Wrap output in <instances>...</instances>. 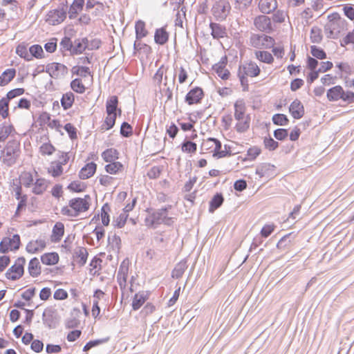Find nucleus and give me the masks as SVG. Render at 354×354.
Returning a JSON list of instances; mask_svg holds the SVG:
<instances>
[{
    "instance_id": "f257e3e1",
    "label": "nucleus",
    "mask_w": 354,
    "mask_h": 354,
    "mask_svg": "<svg viewBox=\"0 0 354 354\" xmlns=\"http://www.w3.org/2000/svg\"><path fill=\"white\" fill-rule=\"evenodd\" d=\"M233 116L234 119V130L239 133L247 132L251 125L252 118L248 113L247 106L243 99L236 100L233 105Z\"/></svg>"
},
{
    "instance_id": "f03ea898",
    "label": "nucleus",
    "mask_w": 354,
    "mask_h": 354,
    "mask_svg": "<svg viewBox=\"0 0 354 354\" xmlns=\"http://www.w3.org/2000/svg\"><path fill=\"white\" fill-rule=\"evenodd\" d=\"M348 22L338 12L328 15L327 22L324 26V32L328 38H336L339 34L347 30Z\"/></svg>"
},
{
    "instance_id": "7ed1b4c3",
    "label": "nucleus",
    "mask_w": 354,
    "mask_h": 354,
    "mask_svg": "<svg viewBox=\"0 0 354 354\" xmlns=\"http://www.w3.org/2000/svg\"><path fill=\"white\" fill-rule=\"evenodd\" d=\"M91 205V197L85 195L84 197L75 198L69 201L68 205L62 209V214L70 217H75L86 212Z\"/></svg>"
},
{
    "instance_id": "20e7f679",
    "label": "nucleus",
    "mask_w": 354,
    "mask_h": 354,
    "mask_svg": "<svg viewBox=\"0 0 354 354\" xmlns=\"http://www.w3.org/2000/svg\"><path fill=\"white\" fill-rule=\"evenodd\" d=\"M167 67L165 65H161L152 78L153 86L158 88L162 95L167 97V100H169L172 98V91L167 86Z\"/></svg>"
},
{
    "instance_id": "39448f33",
    "label": "nucleus",
    "mask_w": 354,
    "mask_h": 354,
    "mask_svg": "<svg viewBox=\"0 0 354 354\" xmlns=\"http://www.w3.org/2000/svg\"><path fill=\"white\" fill-rule=\"evenodd\" d=\"M221 148V141L214 138L204 139L201 145V153H210L216 159L230 156V153L222 150Z\"/></svg>"
},
{
    "instance_id": "423d86ee",
    "label": "nucleus",
    "mask_w": 354,
    "mask_h": 354,
    "mask_svg": "<svg viewBox=\"0 0 354 354\" xmlns=\"http://www.w3.org/2000/svg\"><path fill=\"white\" fill-rule=\"evenodd\" d=\"M327 99L330 102L342 100L347 104L354 103V92L344 91L342 86H335L327 91Z\"/></svg>"
},
{
    "instance_id": "0eeeda50",
    "label": "nucleus",
    "mask_w": 354,
    "mask_h": 354,
    "mask_svg": "<svg viewBox=\"0 0 354 354\" xmlns=\"http://www.w3.org/2000/svg\"><path fill=\"white\" fill-rule=\"evenodd\" d=\"M118 104V100L115 95L111 96L107 100L106 103V117L102 126L103 129L109 130L115 125L117 117L116 110Z\"/></svg>"
},
{
    "instance_id": "6e6552de",
    "label": "nucleus",
    "mask_w": 354,
    "mask_h": 354,
    "mask_svg": "<svg viewBox=\"0 0 354 354\" xmlns=\"http://www.w3.org/2000/svg\"><path fill=\"white\" fill-rule=\"evenodd\" d=\"M261 72L259 66L254 62H247L239 66L238 70V76L242 85L248 88L247 77H257Z\"/></svg>"
},
{
    "instance_id": "1a4fd4ad",
    "label": "nucleus",
    "mask_w": 354,
    "mask_h": 354,
    "mask_svg": "<svg viewBox=\"0 0 354 354\" xmlns=\"http://www.w3.org/2000/svg\"><path fill=\"white\" fill-rule=\"evenodd\" d=\"M26 259L23 257L17 258L14 264L8 268L5 276L8 280L16 281L19 279L24 273Z\"/></svg>"
},
{
    "instance_id": "9d476101",
    "label": "nucleus",
    "mask_w": 354,
    "mask_h": 354,
    "mask_svg": "<svg viewBox=\"0 0 354 354\" xmlns=\"http://www.w3.org/2000/svg\"><path fill=\"white\" fill-rule=\"evenodd\" d=\"M250 45L257 49H267L272 48L275 40L266 35H254L250 37Z\"/></svg>"
},
{
    "instance_id": "9b49d317",
    "label": "nucleus",
    "mask_w": 354,
    "mask_h": 354,
    "mask_svg": "<svg viewBox=\"0 0 354 354\" xmlns=\"http://www.w3.org/2000/svg\"><path fill=\"white\" fill-rule=\"evenodd\" d=\"M21 245L20 236L15 234L12 237H4L0 242V252L6 253L8 251L17 250Z\"/></svg>"
},
{
    "instance_id": "f8f14e48",
    "label": "nucleus",
    "mask_w": 354,
    "mask_h": 354,
    "mask_svg": "<svg viewBox=\"0 0 354 354\" xmlns=\"http://www.w3.org/2000/svg\"><path fill=\"white\" fill-rule=\"evenodd\" d=\"M66 17V8L54 9L50 10L47 15L46 21L50 25L55 26L62 23Z\"/></svg>"
},
{
    "instance_id": "ddd939ff",
    "label": "nucleus",
    "mask_w": 354,
    "mask_h": 354,
    "mask_svg": "<svg viewBox=\"0 0 354 354\" xmlns=\"http://www.w3.org/2000/svg\"><path fill=\"white\" fill-rule=\"evenodd\" d=\"M256 28L261 32H270L273 30L271 19L266 15H259L254 20Z\"/></svg>"
},
{
    "instance_id": "4468645a",
    "label": "nucleus",
    "mask_w": 354,
    "mask_h": 354,
    "mask_svg": "<svg viewBox=\"0 0 354 354\" xmlns=\"http://www.w3.org/2000/svg\"><path fill=\"white\" fill-rule=\"evenodd\" d=\"M230 4L225 1H219L212 8V13L217 19H224L230 11Z\"/></svg>"
},
{
    "instance_id": "2eb2a0df",
    "label": "nucleus",
    "mask_w": 354,
    "mask_h": 354,
    "mask_svg": "<svg viewBox=\"0 0 354 354\" xmlns=\"http://www.w3.org/2000/svg\"><path fill=\"white\" fill-rule=\"evenodd\" d=\"M204 97L203 90L198 87H194L192 88L185 96V102L189 105H193L196 104H198L201 102L202 99Z\"/></svg>"
},
{
    "instance_id": "dca6fc26",
    "label": "nucleus",
    "mask_w": 354,
    "mask_h": 354,
    "mask_svg": "<svg viewBox=\"0 0 354 354\" xmlns=\"http://www.w3.org/2000/svg\"><path fill=\"white\" fill-rule=\"evenodd\" d=\"M71 73L73 75L84 79V82L88 80V84L92 85L93 77L88 67L81 65L75 66L72 68Z\"/></svg>"
},
{
    "instance_id": "f3484780",
    "label": "nucleus",
    "mask_w": 354,
    "mask_h": 354,
    "mask_svg": "<svg viewBox=\"0 0 354 354\" xmlns=\"http://www.w3.org/2000/svg\"><path fill=\"white\" fill-rule=\"evenodd\" d=\"M46 72L54 78H57L67 73V67L60 63L53 62L46 66Z\"/></svg>"
},
{
    "instance_id": "a211bd4d",
    "label": "nucleus",
    "mask_w": 354,
    "mask_h": 354,
    "mask_svg": "<svg viewBox=\"0 0 354 354\" xmlns=\"http://www.w3.org/2000/svg\"><path fill=\"white\" fill-rule=\"evenodd\" d=\"M227 63V58L226 56H224L212 67L213 70L218 75V76L223 80H227L230 75V71L226 68Z\"/></svg>"
},
{
    "instance_id": "6ab92c4d",
    "label": "nucleus",
    "mask_w": 354,
    "mask_h": 354,
    "mask_svg": "<svg viewBox=\"0 0 354 354\" xmlns=\"http://www.w3.org/2000/svg\"><path fill=\"white\" fill-rule=\"evenodd\" d=\"M97 165L95 162H88L84 165L83 167L80 170L78 176L81 180H86L96 173Z\"/></svg>"
},
{
    "instance_id": "aec40b11",
    "label": "nucleus",
    "mask_w": 354,
    "mask_h": 354,
    "mask_svg": "<svg viewBox=\"0 0 354 354\" xmlns=\"http://www.w3.org/2000/svg\"><path fill=\"white\" fill-rule=\"evenodd\" d=\"M104 170L108 174L117 176L124 172L125 166L122 162L114 160L113 162H107L104 166Z\"/></svg>"
},
{
    "instance_id": "412c9836",
    "label": "nucleus",
    "mask_w": 354,
    "mask_h": 354,
    "mask_svg": "<svg viewBox=\"0 0 354 354\" xmlns=\"http://www.w3.org/2000/svg\"><path fill=\"white\" fill-rule=\"evenodd\" d=\"M46 247V242L43 239L31 240L26 245V250L28 253L36 254L43 251Z\"/></svg>"
},
{
    "instance_id": "4be33fe9",
    "label": "nucleus",
    "mask_w": 354,
    "mask_h": 354,
    "mask_svg": "<svg viewBox=\"0 0 354 354\" xmlns=\"http://www.w3.org/2000/svg\"><path fill=\"white\" fill-rule=\"evenodd\" d=\"M275 167L270 163H263L257 167L256 174L259 178H272L274 176Z\"/></svg>"
},
{
    "instance_id": "5701e85b",
    "label": "nucleus",
    "mask_w": 354,
    "mask_h": 354,
    "mask_svg": "<svg viewBox=\"0 0 354 354\" xmlns=\"http://www.w3.org/2000/svg\"><path fill=\"white\" fill-rule=\"evenodd\" d=\"M289 112L293 118L299 120L301 118L305 113L304 106L298 99H295L289 106Z\"/></svg>"
},
{
    "instance_id": "b1692460",
    "label": "nucleus",
    "mask_w": 354,
    "mask_h": 354,
    "mask_svg": "<svg viewBox=\"0 0 354 354\" xmlns=\"http://www.w3.org/2000/svg\"><path fill=\"white\" fill-rule=\"evenodd\" d=\"M48 180L44 178H37L31 185L32 192L36 195H42L48 189Z\"/></svg>"
},
{
    "instance_id": "393cba45",
    "label": "nucleus",
    "mask_w": 354,
    "mask_h": 354,
    "mask_svg": "<svg viewBox=\"0 0 354 354\" xmlns=\"http://www.w3.org/2000/svg\"><path fill=\"white\" fill-rule=\"evenodd\" d=\"M149 298V292L147 291L138 292L135 294L132 300V308L134 310H138Z\"/></svg>"
},
{
    "instance_id": "a878e982",
    "label": "nucleus",
    "mask_w": 354,
    "mask_h": 354,
    "mask_svg": "<svg viewBox=\"0 0 354 354\" xmlns=\"http://www.w3.org/2000/svg\"><path fill=\"white\" fill-rule=\"evenodd\" d=\"M91 85L88 84V80L84 82V80L81 77H77L71 81V89L80 94L84 93Z\"/></svg>"
},
{
    "instance_id": "bb28decb",
    "label": "nucleus",
    "mask_w": 354,
    "mask_h": 354,
    "mask_svg": "<svg viewBox=\"0 0 354 354\" xmlns=\"http://www.w3.org/2000/svg\"><path fill=\"white\" fill-rule=\"evenodd\" d=\"M258 6L262 13L270 14L277 9L278 3L277 0H259Z\"/></svg>"
},
{
    "instance_id": "cd10ccee",
    "label": "nucleus",
    "mask_w": 354,
    "mask_h": 354,
    "mask_svg": "<svg viewBox=\"0 0 354 354\" xmlns=\"http://www.w3.org/2000/svg\"><path fill=\"white\" fill-rule=\"evenodd\" d=\"M64 234V225L62 222H57L52 230L50 241L52 243H58L61 241Z\"/></svg>"
},
{
    "instance_id": "c85d7f7f",
    "label": "nucleus",
    "mask_w": 354,
    "mask_h": 354,
    "mask_svg": "<svg viewBox=\"0 0 354 354\" xmlns=\"http://www.w3.org/2000/svg\"><path fill=\"white\" fill-rule=\"evenodd\" d=\"M88 256V251L84 247H77L73 254V259L80 266H84L87 261Z\"/></svg>"
},
{
    "instance_id": "c756f323",
    "label": "nucleus",
    "mask_w": 354,
    "mask_h": 354,
    "mask_svg": "<svg viewBox=\"0 0 354 354\" xmlns=\"http://www.w3.org/2000/svg\"><path fill=\"white\" fill-rule=\"evenodd\" d=\"M41 261L46 266H55L59 261V256L56 252H46L41 257Z\"/></svg>"
},
{
    "instance_id": "7c9ffc66",
    "label": "nucleus",
    "mask_w": 354,
    "mask_h": 354,
    "mask_svg": "<svg viewBox=\"0 0 354 354\" xmlns=\"http://www.w3.org/2000/svg\"><path fill=\"white\" fill-rule=\"evenodd\" d=\"M16 134V129L12 124H3L0 126V142H3L9 136H13Z\"/></svg>"
},
{
    "instance_id": "2f4dec72",
    "label": "nucleus",
    "mask_w": 354,
    "mask_h": 354,
    "mask_svg": "<svg viewBox=\"0 0 354 354\" xmlns=\"http://www.w3.org/2000/svg\"><path fill=\"white\" fill-rule=\"evenodd\" d=\"M169 37V34L167 31L166 27H162L156 30L154 41L156 44L159 45H164L168 41Z\"/></svg>"
},
{
    "instance_id": "473e14b6",
    "label": "nucleus",
    "mask_w": 354,
    "mask_h": 354,
    "mask_svg": "<svg viewBox=\"0 0 354 354\" xmlns=\"http://www.w3.org/2000/svg\"><path fill=\"white\" fill-rule=\"evenodd\" d=\"M102 160L105 162H113L118 160L120 157V152L115 148H108L103 151L101 153Z\"/></svg>"
},
{
    "instance_id": "72a5a7b5",
    "label": "nucleus",
    "mask_w": 354,
    "mask_h": 354,
    "mask_svg": "<svg viewBox=\"0 0 354 354\" xmlns=\"http://www.w3.org/2000/svg\"><path fill=\"white\" fill-rule=\"evenodd\" d=\"M133 55L136 56L142 53L147 55L151 52V48L149 45L142 43L140 39H136L133 44Z\"/></svg>"
},
{
    "instance_id": "f704fd0d",
    "label": "nucleus",
    "mask_w": 354,
    "mask_h": 354,
    "mask_svg": "<svg viewBox=\"0 0 354 354\" xmlns=\"http://www.w3.org/2000/svg\"><path fill=\"white\" fill-rule=\"evenodd\" d=\"M28 270L30 275L32 277H37L40 275L41 268L37 258L34 257L30 259L28 263Z\"/></svg>"
},
{
    "instance_id": "c9c22d12",
    "label": "nucleus",
    "mask_w": 354,
    "mask_h": 354,
    "mask_svg": "<svg viewBox=\"0 0 354 354\" xmlns=\"http://www.w3.org/2000/svg\"><path fill=\"white\" fill-rule=\"evenodd\" d=\"M88 48V41L86 38L77 39L72 45V52L75 54L82 53Z\"/></svg>"
},
{
    "instance_id": "e433bc0d",
    "label": "nucleus",
    "mask_w": 354,
    "mask_h": 354,
    "mask_svg": "<svg viewBox=\"0 0 354 354\" xmlns=\"http://www.w3.org/2000/svg\"><path fill=\"white\" fill-rule=\"evenodd\" d=\"M84 0H74L69 8V18L75 19L77 17L84 7Z\"/></svg>"
},
{
    "instance_id": "4c0bfd02",
    "label": "nucleus",
    "mask_w": 354,
    "mask_h": 354,
    "mask_svg": "<svg viewBox=\"0 0 354 354\" xmlns=\"http://www.w3.org/2000/svg\"><path fill=\"white\" fill-rule=\"evenodd\" d=\"M20 185L25 187H30L34 182L33 174L30 171H23L19 176Z\"/></svg>"
},
{
    "instance_id": "58836bf2",
    "label": "nucleus",
    "mask_w": 354,
    "mask_h": 354,
    "mask_svg": "<svg viewBox=\"0 0 354 354\" xmlns=\"http://www.w3.org/2000/svg\"><path fill=\"white\" fill-rule=\"evenodd\" d=\"M210 28L212 35L214 39L223 38L227 36L226 29L224 26L216 23H211Z\"/></svg>"
},
{
    "instance_id": "ea45409f",
    "label": "nucleus",
    "mask_w": 354,
    "mask_h": 354,
    "mask_svg": "<svg viewBox=\"0 0 354 354\" xmlns=\"http://www.w3.org/2000/svg\"><path fill=\"white\" fill-rule=\"evenodd\" d=\"M115 178L113 176L106 174H100L97 177V180L100 186L104 188H109L113 185L115 183Z\"/></svg>"
},
{
    "instance_id": "a19ab883",
    "label": "nucleus",
    "mask_w": 354,
    "mask_h": 354,
    "mask_svg": "<svg viewBox=\"0 0 354 354\" xmlns=\"http://www.w3.org/2000/svg\"><path fill=\"white\" fill-rule=\"evenodd\" d=\"M254 55L257 59L261 62H263L268 64H271L274 62V57L272 55L266 50H256Z\"/></svg>"
},
{
    "instance_id": "79ce46f5",
    "label": "nucleus",
    "mask_w": 354,
    "mask_h": 354,
    "mask_svg": "<svg viewBox=\"0 0 354 354\" xmlns=\"http://www.w3.org/2000/svg\"><path fill=\"white\" fill-rule=\"evenodd\" d=\"M16 75V70L15 68L6 69L0 75V86H4L11 82Z\"/></svg>"
},
{
    "instance_id": "37998d69",
    "label": "nucleus",
    "mask_w": 354,
    "mask_h": 354,
    "mask_svg": "<svg viewBox=\"0 0 354 354\" xmlns=\"http://www.w3.org/2000/svg\"><path fill=\"white\" fill-rule=\"evenodd\" d=\"M63 165L58 161H53L48 168V174L54 178L60 176L64 171Z\"/></svg>"
},
{
    "instance_id": "c03bdc74",
    "label": "nucleus",
    "mask_w": 354,
    "mask_h": 354,
    "mask_svg": "<svg viewBox=\"0 0 354 354\" xmlns=\"http://www.w3.org/2000/svg\"><path fill=\"white\" fill-rule=\"evenodd\" d=\"M61 105L64 110L72 107L75 102V95L71 91L64 93L61 98Z\"/></svg>"
},
{
    "instance_id": "a18cd8bd",
    "label": "nucleus",
    "mask_w": 354,
    "mask_h": 354,
    "mask_svg": "<svg viewBox=\"0 0 354 354\" xmlns=\"http://www.w3.org/2000/svg\"><path fill=\"white\" fill-rule=\"evenodd\" d=\"M197 144L191 140H185L181 144V151L183 153L193 155L197 151Z\"/></svg>"
},
{
    "instance_id": "49530a36",
    "label": "nucleus",
    "mask_w": 354,
    "mask_h": 354,
    "mask_svg": "<svg viewBox=\"0 0 354 354\" xmlns=\"http://www.w3.org/2000/svg\"><path fill=\"white\" fill-rule=\"evenodd\" d=\"M68 189L71 192L80 193L84 192L87 189L86 183L80 180L72 181L67 187Z\"/></svg>"
},
{
    "instance_id": "de8ad7c7",
    "label": "nucleus",
    "mask_w": 354,
    "mask_h": 354,
    "mask_svg": "<svg viewBox=\"0 0 354 354\" xmlns=\"http://www.w3.org/2000/svg\"><path fill=\"white\" fill-rule=\"evenodd\" d=\"M135 30L136 39H141L148 35V30L146 28V24L142 20H138L136 22Z\"/></svg>"
},
{
    "instance_id": "09e8293b",
    "label": "nucleus",
    "mask_w": 354,
    "mask_h": 354,
    "mask_svg": "<svg viewBox=\"0 0 354 354\" xmlns=\"http://www.w3.org/2000/svg\"><path fill=\"white\" fill-rule=\"evenodd\" d=\"M55 151L56 148L50 140L43 143L39 148V152L43 156H50Z\"/></svg>"
},
{
    "instance_id": "8fccbe9b",
    "label": "nucleus",
    "mask_w": 354,
    "mask_h": 354,
    "mask_svg": "<svg viewBox=\"0 0 354 354\" xmlns=\"http://www.w3.org/2000/svg\"><path fill=\"white\" fill-rule=\"evenodd\" d=\"M57 316V310L55 306H50L46 308L43 312V318L46 322H52Z\"/></svg>"
},
{
    "instance_id": "3c124183",
    "label": "nucleus",
    "mask_w": 354,
    "mask_h": 354,
    "mask_svg": "<svg viewBox=\"0 0 354 354\" xmlns=\"http://www.w3.org/2000/svg\"><path fill=\"white\" fill-rule=\"evenodd\" d=\"M224 198L221 194H216L214 196L209 202V212H214L223 203Z\"/></svg>"
},
{
    "instance_id": "603ef678",
    "label": "nucleus",
    "mask_w": 354,
    "mask_h": 354,
    "mask_svg": "<svg viewBox=\"0 0 354 354\" xmlns=\"http://www.w3.org/2000/svg\"><path fill=\"white\" fill-rule=\"evenodd\" d=\"M29 54L33 57L41 59L45 57L44 52L42 47L39 44L32 45L29 48Z\"/></svg>"
},
{
    "instance_id": "864d4df0",
    "label": "nucleus",
    "mask_w": 354,
    "mask_h": 354,
    "mask_svg": "<svg viewBox=\"0 0 354 354\" xmlns=\"http://www.w3.org/2000/svg\"><path fill=\"white\" fill-rule=\"evenodd\" d=\"M289 19L288 13L287 11L283 10H278L273 13L272 19L274 23L282 24Z\"/></svg>"
},
{
    "instance_id": "5fc2aeb1",
    "label": "nucleus",
    "mask_w": 354,
    "mask_h": 354,
    "mask_svg": "<svg viewBox=\"0 0 354 354\" xmlns=\"http://www.w3.org/2000/svg\"><path fill=\"white\" fill-rule=\"evenodd\" d=\"M16 53L26 61H31L32 56L29 54L26 45L24 44H19L16 48Z\"/></svg>"
},
{
    "instance_id": "6e6d98bb",
    "label": "nucleus",
    "mask_w": 354,
    "mask_h": 354,
    "mask_svg": "<svg viewBox=\"0 0 354 354\" xmlns=\"http://www.w3.org/2000/svg\"><path fill=\"white\" fill-rule=\"evenodd\" d=\"M261 153V149L258 146L250 147L246 153L245 160L253 161Z\"/></svg>"
},
{
    "instance_id": "4d7b16f0",
    "label": "nucleus",
    "mask_w": 354,
    "mask_h": 354,
    "mask_svg": "<svg viewBox=\"0 0 354 354\" xmlns=\"http://www.w3.org/2000/svg\"><path fill=\"white\" fill-rule=\"evenodd\" d=\"M178 125L180 126V129L183 131H189L194 129V125L196 124V121L191 118L190 117L188 118V121L185 122L183 120L178 119L177 120Z\"/></svg>"
},
{
    "instance_id": "13d9d810",
    "label": "nucleus",
    "mask_w": 354,
    "mask_h": 354,
    "mask_svg": "<svg viewBox=\"0 0 354 354\" xmlns=\"http://www.w3.org/2000/svg\"><path fill=\"white\" fill-rule=\"evenodd\" d=\"M9 102L10 100L6 97L0 100V115L3 118H6L9 115Z\"/></svg>"
},
{
    "instance_id": "bf43d9fd",
    "label": "nucleus",
    "mask_w": 354,
    "mask_h": 354,
    "mask_svg": "<svg viewBox=\"0 0 354 354\" xmlns=\"http://www.w3.org/2000/svg\"><path fill=\"white\" fill-rule=\"evenodd\" d=\"M340 45L342 47H346L348 46L354 47V30L348 32L340 40Z\"/></svg>"
},
{
    "instance_id": "052dcab7",
    "label": "nucleus",
    "mask_w": 354,
    "mask_h": 354,
    "mask_svg": "<svg viewBox=\"0 0 354 354\" xmlns=\"http://www.w3.org/2000/svg\"><path fill=\"white\" fill-rule=\"evenodd\" d=\"M187 268L185 262L178 263L172 271L171 276L173 278H180Z\"/></svg>"
},
{
    "instance_id": "680f3d73",
    "label": "nucleus",
    "mask_w": 354,
    "mask_h": 354,
    "mask_svg": "<svg viewBox=\"0 0 354 354\" xmlns=\"http://www.w3.org/2000/svg\"><path fill=\"white\" fill-rule=\"evenodd\" d=\"M272 120L274 124L279 126H285L287 125L289 122L288 117L282 113L274 114L272 116Z\"/></svg>"
},
{
    "instance_id": "e2e57ef3",
    "label": "nucleus",
    "mask_w": 354,
    "mask_h": 354,
    "mask_svg": "<svg viewBox=\"0 0 354 354\" xmlns=\"http://www.w3.org/2000/svg\"><path fill=\"white\" fill-rule=\"evenodd\" d=\"M310 39L313 43H320L322 40L321 29L317 27L313 28L310 31Z\"/></svg>"
},
{
    "instance_id": "0e129e2a",
    "label": "nucleus",
    "mask_w": 354,
    "mask_h": 354,
    "mask_svg": "<svg viewBox=\"0 0 354 354\" xmlns=\"http://www.w3.org/2000/svg\"><path fill=\"white\" fill-rule=\"evenodd\" d=\"M263 145L265 148L269 151H274L279 147V142L270 136L264 138Z\"/></svg>"
},
{
    "instance_id": "69168bd1",
    "label": "nucleus",
    "mask_w": 354,
    "mask_h": 354,
    "mask_svg": "<svg viewBox=\"0 0 354 354\" xmlns=\"http://www.w3.org/2000/svg\"><path fill=\"white\" fill-rule=\"evenodd\" d=\"M110 211V207L106 204L104 205L101 209V220L102 223L104 226H107L109 224V212Z\"/></svg>"
},
{
    "instance_id": "338daca9",
    "label": "nucleus",
    "mask_w": 354,
    "mask_h": 354,
    "mask_svg": "<svg viewBox=\"0 0 354 354\" xmlns=\"http://www.w3.org/2000/svg\"><path fill=\"white\" fill-rule=\"evenodd\" d=\"M310 53L314 57L319 59H324L326 58V53L324 50L316 46H310Z\"/></svg>"
},
{
    "instance_id": "774afa93",
    "label": "nucleus",
    "mask_w": 354,
    "mask_h": 354,
    "mask_svg": "<svg viewBox=\"0 0 354 354\" xmlns=\"http://www.w3.org/2000/svg\"><path fill=\"white\" fill-rule=\"evenodd\" d=\"M343 12L344 15L348 17L350 20H354V5L353 4H346L343 7Z\"/></svg>"
}]
</instances>
